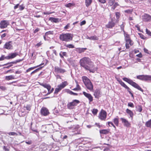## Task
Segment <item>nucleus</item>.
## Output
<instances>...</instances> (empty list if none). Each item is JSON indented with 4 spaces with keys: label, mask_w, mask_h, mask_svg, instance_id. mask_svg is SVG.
Returning <instances> with one entry per match:
<instances>
[{
    "label": "nucleus",
    "mask_w": 151,
    "mask_h": 151,
    "mask_svg": "<svg viewBox=\"0 0 151 151\" xmlns=\"http://www.w3.org/2000/svg\"><path fill=\"white\" fill-rule=\"evenodd\" d=\"M99 0V2H100L101 3H103V4L105 3L106 2V1L105 0Z\"/></svg>",
    "instance_id": "63"
},
{
    "label": "nucleus",
    "mask_w": 151,
    "mask_h": 151,
    "mask_svg": "<svg viewBox=\"0 0 151 151\" xmlns=\"http://www.w3.org/2000/svg\"><path fill=\"white\" fill-rule=\"evenodd\" d=\"M145 126L148 127H151V119L146 122Z\"/></svg>",
    "instance_id": "30"
},
{
    "label": "nucleus",
    "mask_w": 151,
    "mask_h": 151,
    "mask_svg": "<svg viewBox=\"0 0 151 151\" xmlns=\"http://www.w3.org/2000/svg\"><path fill=\"white\" fill-rule=\"evenodd\" d=\"M7 134L9 135H17V134L15 132H14L7 133Z\"/></svg>",
    "instance_id": "40"
},
{
    "label": "nucleus",
    "mask_w": 151,
    "mask_h": 151,
    "mask_svg": "<svg viewBox=\"0 0 151 151\" xmlns=\"http://www.w3.org/2000/svg\"><path fill=\"white\" fill-rule=\"evenodd\" d=\"M40 85L47 89L48 88H49V86H50V85L47 84L46 83H40Z\"/></svg>",
    "instance_id": "33"
},
{
    "label": "nucleus",
    "mask_w": 151,
    "mask_h": 151,
    "mask_svg": "<svg viewBox=\"0 0 151 151\" xmlns=\"http://www.w3.org/2000/svg\"><path fill=\"white\" fill-rule=\"evenodd\" d=\"M124 35L125 41L131 40L129 35L127 33L125 32H124Z\"/></svg>",
    "instance_id": "26"
},
{
    "label": "nucleus",
    "mask_w": 151,
    "mask_h": 151,
    "mask_svg": "<svg viewBox=\"0 0 151 151\" xmlns=\"http://www.w3.org/2000/svg\"><path fill=\"white\" fill-rule=\"evenodd\" d=\"M140 37L142 39H145V36L141 33H138Z\"/></svg>",
    "instance_id": "55"
},
{
    "label": "nucleus",
    "mask_w": 151,
    "mask_h": 151,
    "mask_svg": "<svg viewBox=\"0 0 151 151\" xmlns=\"http://www.w3.org/2000/svg\"><path fill=\"white\" fill-rule=\"evenodd\" d=\"M142 110V106H139L137 108V111L139 112H141Z\"/></svg>",
    "instance_id": "56"
},
{
    "label": "nucleus",
    "mask_w": 151,
    "mask_h": 151,
    "mask_svg": "<svg viewBox=\"0 0 151 151\" xmlns=\"http://www.w3.org/2000/svg\"><path fill=\"white\" fill-rule=\"evenodd\" d=\"M73 35L70 33H63L59 36L60 40L63 42H68L72 40Z\"/></svg>",
    "instance_id": "2"
},
{
    "label": "nucleus",
    "mask_w": 151,
    "mask_h": 151,
    "mask_svg": "<svg viewBox=\"0 0 151 151\" xmlns=\"http://www.w3.org/2000/svg\"><path fill=\"white\" fill-rule=\"evenodd\" d=\"M121 119L122 120V122L124 123V126H125L127 127H128L130 126V123L126 119L123 118H121Z\"/></svg>",
    "instance_id": "16"
},
{
    "label": "nucleus",
    "mask_w": 151,
    "mask_h": 151,
    "mask_svg": "<svg viewBox=\"0 0 151 151\" xmlns=\"http://www.w3.org/2000/svg\"><path fill=\"white\" fill-rule=\"evenodd\" d=\"M86 23V22L85 20H83L80 23V25L82 26V25L85 24Z\"/></svg>",
    "instance_id": "62"
},
{
    "label": "nucleus",
    "mask_w": 151,
    "mask_h": 151,
    "mask_svg": "<svg viewBox=\"0 0 151 151\" xmlns=\"http://www.w3.org/2000/svg\"><path fill=\"white\" fill-rule=\"evenodd\" d=\"M66 47L69 48H74V45H73L72 44H68V45H66Z\"/></svg>",
    "instance_id": "47"
},
{
    "label": "nucleus",
    "mask_w": 151,
    "mask_h": 151,
    "mask_svg": "<svg viewBox=\"0 0 151 151\" xmlns=\"http://www.w3.org/2000/svg\"><path fill=\"white\" fill-rule=\"evenodd\" d=\"M61 90V89L60 87H58V88H56L55 89L54 93H57Z\"/></svg>",
    "instance_id": "38"
},
{
    "label": "nucleus",
    "mask_w": 151,
    "mask_h": 151,
    "mask_svg": "<svg viewBox=\"0 0 151 151\" xmlns=\"http://www.w3.org/2000/svg\"><path fill=\"white\" fill-rule=\"evenodd\" d=\"M40 85L47 89L48 88H49V86H50V85L47 84L46 83H40Z\"/></svg>",
    "instance_id": "32"
},
{
    "label": "nucleus",
    "mask_w": 151,
    "mask_h": 151,
    "mask_svg": "<svg viewBox=\"0 0 151 151\" xmlns=\"http://www.w3.org/2000/svg\"><path fill=\"white\" fill-rule=\"evenodd\" d=\"M114 123H115L116 125L117 126L118 124V120L117 119L115 118L114 119Z\"/></svg>",
    "instance_id": "49"
},
{
    "label": "nucleus",
    "mask_w": 151,
    "mask_h": 151,
    "mask_svg": "<svg viewBox=\"0 0 151 151\" xmlns=\"http://www.w3.org/2000/svg\"><path fill=\"white\" fill-rule=\"evenodd\" d=\"M53 32L52 31H49L46 32L45 33V35H53Z\"/></svg>",
    "instance_id": "41"
},
{
    "label": "nucleus",
    "mask_w": 151,
    "mask_h": 151,
    "mask_svg": "<svg viewBox=\"0 0 151 151\" xmlns=\"http://www.w3.org/2000/svg\"><path fill=\"white\" fill-rule=\"evenodd\" d=\"M23 60V59L22 60H21V59H20V60H16V61H13V62H10V63H8L9 64V63H10V64H16L17 63H18V62H20L22 61Z\"/></svg>",
    "instance_id": "35"
},
{
    "label": "nucleus",
    "mask_w": 151,
    "mask_h": 151,
    "mask_svg": "<svg viewBox=\"0 0 151 151\" xmlns=\"http://www.w3.org/2000/svg\"><path fill=\"white\" fill-rule=\"evenodd\" d=\"M24 108L26 109L29 111L31 109V106L29 105H27L26 106H25L24 107Z\"/></svg>",
    "instance_id": "42"
},
{
    "label": "nucleus",
    "mask_w": 151,
    "mask_h": 151,
    "mask_svg": "<svg viewBox=\"0 0 151 151\" xmlns=\"http://www.w3.org/2000/svg\"><path fill=\"white\" fill-rule=\"evenodd\" d=\"M119 83L124 87L127 89V90H129V88L120 79L117 80Z\"/></svg>",
    "instance_id": "17"
},
{
    "label": "nucleus",
    "mask_w": 151,
    "mask_h": 151,
    "mask_svg": "<svg viewBox=\"0 0 151 151\" xmlns=\"http://www.w3.org/2000/svg\"><path fill=\"white\" fill-rule=\"evenodd\" d=\"M85 85L87 88L89 90H91L93 89V86L91 81Z\"/></svg>",
    "instance_id": "19"
},
{
    "label": "nucleus",
    "mask_w": 151,
    "mask_h": 151,
    "mask_svg": "<svg viewBox=\"0 0 151 151\" xmlns=\"http://www.w3.org/2000/svg\"><path fill=\"white\" fill-rule=\"evenodd\" d=\"M32 122H31V124L30 126V128L31 129L33 132H38L37 129H34L32 128Z\"/></svg>",
    "instance_id": "44"
},
{
    "label": "nucleus",
    "mask_w": 151,
    "mask_h": 151,
    "mask_svg": "<svg viewBox=\"0 0 151 151\" xmlns=\"http://www.w3.org/2000/svg\"><path fill=\"white\" fill-rule=\"evenodd\" d=\"M136 56L139 58H142V55L141 52H140L139 54L137 55H136Z\"/></svg>",
    "instance_id": "60"
},
{
    "label": "nucleus",
    "mask_w": 151,
    "mask_h": 151,
    "mask_svg": "<svg viewBox=\"0 0 151 151\" xmlns=\"http://www.w3.org/2000/svg\"><path fill=\"white\" fill-rule=\"evenodd\" d=\"M83 81L85 84L86 85L90 81V80L86 77L85 76H83L82 77Z\"/></svg>",
    "instance_id": "18"
},
{
    "label": "nucleus",
    "mask_w": 151,
    "mask_h": 151,
    "mask_svg": "<svg viewBox=\"0 0 151 151\" xmlns=\"http://www.w3.org/2000/svg\"><path fill=\"white\" fill-rule=\"evenodd\" d=\"M9 24V21L5 20L1 21L0 23V28L1 29L6 28Z\"/></svg>",
    "instance_id": "5"
},
{
    "label": "nucleus",
    "mask_w": 151,
    "mask_h": 151,
    "mask_svg": "<svg viewBox=\"0 0 151 151\" xmlns=\"http://www.w3.org/2000/svg\"><path fill=\"white\" fill-rule=\"evenodd\" d=\"M67 92L71 94V95H76L77 96L78 95V94L76 93H74L73 92H72V91L70 90H68Z\"/></svg>",
    "instance_id": "36"
},
{
    "label": "nucleus",
    "mask_w": 151,
    "mask_h": 151,
    "mask_svg": "<svg viewBox=\"0 0 151 151\" xmlns=\"http://www.w3.org/2000/svg\"><path fill=\"white\" fill-rule=\"evenodd\" d=\"M4 48L8 50L12 49L13 47L12 45V42L10 41L6 43L4 46Z\"/></svg>",
    "instance_id": "9"
},
{
    "label": "nucleus",
    "mask_w": 151,
    "mask_h": 151,
    "mask_svg": "<svg viewBox=\"0 0 151 151\" xmlns=\"http://www.w3.org/2000/svg\"><path fill=\"white\" fill-rule=\"evenodd\" d=\"M113 4V0H110L108 2V5L110 6H112Z\"/></svg>",
    "instance_id": "45"
},
{
    "label": "nucleus",
    "mask_w": 151,
    "mask_h": 151,
    "mask_svg": "<svg viewBox=\"0 0 151 151\" xmlns=\"http://www.w3.org/2000/svg\"><path fill=\"white\" fill-rule=\"evenodd\" d=\"M68 85V83L67 81H65L62 82V83L58 86V87H60L62 89L64 88L65 86Z\"/></svg>",
    "instance_id": "22"
},
{
    "label": "nucleus",
    "mask_w": 151,
    "mask_h": 151,
    "mask_svg": "<svg viewBox=\"0 0 151 151\" xmlns=\"http://www.w3.org/2000/svg\"><path fill=\"white\" fill-rule=\"evenodd\" d=\"M18 54L17 52L9 53L8 55L5 57V59L7 60H9L13 58H15Z\"/></svg>",
    "instance_id": "11"
},
{
    "label": "nucleus",
    "mask_w": 151,
    "mask_h": 151,
    "mask_svg": "<svg viewBox=\"0 0 151 151\" xmlns=\"http://www.w3.org/2000/svg\"><path fill=\"white\" fill-rule=\"evenodd\" d=\"M98 111V110H97V109H93V110L92 112L93 114L96 115L97 114Z\"/></svg>",
    "instance_id": "48"
},
{
    "label": "nucleus",
    "mask_w": 151,
    "mask_h": 151,
    "mask_svg": "<svg viewBox=\"0 0 151 151\" xmlns=\"http://www.w3.org/2000/svg\"><path fill=\"white\" fill-rule=\"evenodd\" d=\"M12 64L9 63L8 64V65H9L8 66H6V67H4L3 68H9V67L12 66L13 65Z\"/></svg>",
    "instance_id": "59"
},
{
    "label": "nucleus",
    "mask_w": 151,
    "mask_h": 151,
    "mask_svg": "<svg viewBox=\"0 0 151 151\" xmlns=\"http://www.w3.org/2000/svg\"><path fill=\"white\" fill-rule=\"evenodd\" d=\"M42 67H40L38 68L37 69H36L35 70H34V71H32L31 73V75H32V74H34L36 72H37L39 70H40L41 69V68H42Z\"/></svg>",
    "instance_id": "39"
},
{
    "label": "nucleus",
    "mask_w": 151,
    "mask_h": 151,
    "mask_svg": "<svg viewBox=\"0 0 151 151\" xmlns=\"http://www.w3.org/2000/svg\"><path fill=\"white\" fill-rule=\"evenodd\" d=\"M109 129H102L99 131L100 134H101H101H106L109 132Z\"/></svg>",
    "instance_id": "20"
},
{
    "label": "nucleus",
    "mask_w": 151,
    "mask_h": 151,
    "mask_svg": "<svg viewBox=\"0 0 151 151\" xmlns=\"http://www.w3.org/2000/svg\"><path fill=\"white\" fill-rule=\"evenodd\" d=\"M128 106H129L133 108L134 107V104L133 103L131 102H129L128 104Z\"/></svg>",
    "instance_id": "53"
},
{
    "label": "nucleus",
    "mask_w": 151,
    "mask_h": 151,
    "mask_svg": "<svg viewBox=\"0 0 151 151\" xmlns=\"http://www.w3.org/2000/svg\"><path fill=\"white\" fill-rule=\"evenodd\" d=\"M73 3H68V4H66L65 6L66 7H71L72 6H73Z\"/></svg>",
    "instance_id": "43"
},
{
    "label": "nucleus",
    "mask_w": 151,
    "mask_h": 151,
    "mask_svg": "<svg viewBox=\"0 0 151 151\" xmlns=\"http://www.w3.org/2000/svg\"><path fill=\"white\" fill-rule=\"evenodd\" d=\"M37 67V66L30 68H28V69H27L26 70V72H29V71H30V70L34 69L35 68H36Z\"/></svg>",
    "instance_id": "46"
},
{
    "label": "nucleus",
    "mask_w": 151,
    "mask_h": 151,
    "mask_svg": "<svg viewBox=\"0 0 151 151\" xmlns=\"http://www.w3.org/2000/svg\"><path fill=\"white\" fill-rule=\"evenodd\" d=\"M54 88H52L51 89V90H50V92H48L47 94H46V95H47L49 94H50V93H51L53 91H54Z\"/></svg>",
    "instance_id": "58"
},
{
    "label": "nucleus",
    "mask_w": 151,
    "mask_h": 151,
    "mask_svg": "<svg viewBox=\"0 0 151 151\" xmlns=\"http://www.w3.org/2000/svg\"><path fill=\"white\" fill-rule=\"evenodd\" d=\"M90 40H98V38L96 36H93L90 37Z\"/></svg>",
    "instance_id": "37"
},
{
    "label": "nucleus",
    "mask_w": 151,
    "mask_h": 151,
    "mask_svg": "<svg viewBox=\"0 0 151 151\" xmlns=\"http://www.w3.org/2000/svg\"><path fill=\"white\" fill-rule=\"evenodd\" d=\"M3 149L5 151H9V149L7 147L5 146H4L3 147Z\"/></svg>",
    "instance_id": "64"
},
{
    "label": "nucleus",
    "mask_w": 151,
    "mask_h": 151,
    "mask_svg": "<svg viewBox=\"0 0 151 151\" xmlns=\"http://www.w3.org/2000/svg\"><path fill=\"white\" fill-rule=\"evenodd\" d=\"M80 101L77 100L75 99L72 102L68 103L67 107L69 108H70L71 107L73 106H76L77 104H79Z\"/></svg>",
    "instance_id": "6"
},
{
    "label": "nucleus",
    "mask_w": 151,
    "mask_h": 151,
    "mask_svg": "<svg viewBox=\"0 0 151 151\" xmlns=\"http://www.w3.org/2000/svg\"><path fill=\"white\" fill-rule=\"evenodd\" d=\"M120 27L121 28V29L122 31H123L124 32H125L124 30V25L123 24V22L122 23V24L120 26Z\"/></svg>",
    "instance_id": "50"
},
{
    "label": "nucleus",
    "mask_w": 151,
    "mask_h": 151,
    "mask_svg": "<svg viewBox=\"0 0 151 151\" xmlns=\"http://www.w3.org/2000/svg\"><path fill=\"white\" fill-rule=\"evenodd\" d=\"M92 0H85V4L86 6L88 7L91 4Z\"/></svg>",
    "instance_id": "28"
},
{
    "label": "nucleus",
    "mask_w": 151,
    "mask_h": 151,
    "mask_svg": "<svg viewBox=\"0 0 151 151\" xmlns=\"http://www.w3.org/2000/svg\"><path fill=\"white\" fill-rule=\"evenodd\" d=\"M113 26V22L112 19H111V21L109 22L108 24L106 25V27L108 28H112Z\"/></svg>",
    "instance_id": "21"
},
{
    "label": "nucleus",
    "mask_w": 151,
    "mask_h": 151,
    "mask_svg": "<svg viewBox=\"0 0 151 151\" xmlns=\"http://www.w3.org/2000/svg\"><path fill=\"white\" fill-rule=\"evenodd\" d=\"M115 16L116 19V22H118L119 21L118 19L120 18V14L119 12H115Z\"/></svg>",
    "instance_id": "31"
},
{
    "label": "nucleus",
    "mask_w": 151,
    "mask_h": 151,
    "mask_svg": "<svg viewBox=\"0 0 151 151\" xmlns=\"http://www.w3.org/2000/svg\"><path fill=\"white\" fill-rule=\"evenodd\" d=\"M49 20L52 22L57 23L59 22V19L57 18H55L52 17H50L49 18Z\"/></svg>",
    "instance_id": "23"
},
{
    "label": "nucleus",
    "mask_w": 151,
    "mask_h": 151,
    "mask_svg": "<svg viewBox=\"0 0 151 151\" xmlns=\"http://www.w3.org/2000/svg\"><path fill=\"white\" fill-rule=\"evenodd\" d=\"M5 79L7 81L14 79V76L12 75L7 76L5 77Z\"/></svg>",
    "instance_id": "29"
},
{
    "label": "nucleus",
    "mask_w": 151,
    "mask_h": 151,
    "mask_svg": "<svg viewBox=\"0 0 151 151\" xmlns=\"http://www.w3.org/2000/svg\"><path fill=\"white\" fill-rule=\"evenodd\" d=\"M101 93L99 89H96L95 91L94 95L96 98L98 99L101 96Z\"/></svg>",
    "instance_id": "14"
},
{
    "label": "nucleus",
    "mask_w": 151,
    "mask_h": 151,
    "mask_svg": "<svg viewBox=\"0 0 151 151\" xmlns=\"http://www.w3.org/2000/svg\"><path fill=\"white\" fill-rule=\"evenodd\" d=\"M54 70L55 72L56 73H63L66 72L65 70L61 68L58 66L55 67Z\"/></svg>",
    "instance_id": "8"
},
{
    "label": "nucleus",
    "mask_w": 151,
    "mask_h": 151,
    "mask_svg": "<svg viewBox=\"0 0 151 151\" xmlns=\"http://www.w3.org/2000/svg\"><path fill=\"white\" fill-rule=\"evenodd\" d=\"M137 79L143 81H151V76L148 75H140L137 76Z\"/></svg>",
    "instance_id": "4"
},
{
    "label": "nucleus",
    "mask_w": 151,
    "mask_h": 151,
    "mask_svg": "<svg viewBox=\"0 0 151 151\" xmlns=\"http://www.w3.org/2000/svg\"><path fill=\"white\" fill-rule=\"evenodd\" d=\"M146 32L147 34L151 36V32L147 28L146 29Z\"/></svg>",
    "instance_id": "51"
},
{
    "label": "nucleus",
    "mask_w": 151,
    "mask_h": 151,
    "mask_svg": "<svg viewBox=\"0 0 151 151\" xmlns=\"http://www.w3.org/2000/svg\"><path fill=\"white\" fill-rule=\"evenodd\" d=\"M142 17L144 22H149L151 20V16L147 14H144L142 16Z\"/></svg>",
    "instance_id": "7"
},
{
    "label": "nucleus",
    "mask_w": 151,
    "mask_h": 151,
    "mask_svg": "<svg viewBox=\"0 0 151 151\" xmlns=\"http://www.w3.org/2000/svg\"><path fill=\"white\" fill-rule=\"evenodd\" d=\"M60 56L62 58H64L63 56L67 57V53L65 52H60L59 53Z\"/></svg>",
    "instance_id": "27"
},
{
    "label": "nucleus",
    "mask_w": 151,
    "mask_h": 151,
    "mask_svg": "<svg viewBox=\"0 0 151 151\" xmlns=\"http://www.w3.org/2000/svg\"><path fill=\"white\" fill-rule=\"evenodd\" d=\"M5 59V56L4 55H2L1 57L0 58V61H2Z\"/></svg>",
    "instance_id": "57"
},
{
    "label": "nucleus",
    "mask_w": 151,
    "mask_h": 151,
    "mask_svg": "<svg viewBox=\"0 0 151 151\" xmlns=\"http://www.w3.org/2000/svg\"><path fill=\"white\" fill-rule=\"evenodd\" d=\"M19 10L21 11L23 10L24 8V6L23 4L19 5Z\"/></svg>",
    "instance_id": "52"
},
{
    "label": "nucleus",
    "mask_w": 151,
    "mask_h": 151,
    "mask_svg": "<svg viewBox=\"0 0 151 151\" xmlns=\"http://www.w3.org/2000/svg\"><path fill=\"white\" fill-rule=\"evenodd\" d=\"M83 94L88 99L89 103L93 101V97L90 94L87 93L85 92H83Z\"/></svg>",
    "instance_id": "13"
},
{
    "label": "nucleus",
    "mask_w": 151,
    "mask_h": 151,
    "mask_svg": "<svg viewBox=\"0 0 151 151\" xmlns=\"http://www.w3.org/2000/svg\"><path fill=\"white\" fill-rule=\"evenodd\" d=\"M106 113L104 111H101L100 114L99 118L102 120H105L106 118Z\"/></svg>",
    "instance_id": "12"
},
{
    "label": "nucleus",
    "mask_w": 151,
    "mask_h": 151,
    "mask_svg": "<svg viewBox=\"0 0 151 151\" xmlns=\"http://www.w3.org/2000/svg\"><path fill=\"white\" fill-rule=\"evenodd\" d=\"M0 89L3 91H5L6 90V88L5 86H0Z\"/></svg>",
    "instance_id": "54"
},
{
    "label": "nucleus",
    "mask_w": 151,
    "mask_h": 151,
    "mask_svg": "<svg viewBox=\"0 0 151 151\" xmlns=\"http://www.w3.org/2000/svg\"><path fill=\"white\" fill-rule=\"evenodd\" d=\"M70 24L69 23H68L65 26V27L64 28L65 29H68L70 27Z\"/></svg>",
    "instance_id": "61"
},
{
    "label": "nucleus",
    "mask_w": 151,
    "mask_h": 151,
    "mask_svg": "<svg viewBox=\"0 0 151 151\" xmlns=\"http://www.w3.org/2000/svg\"><path fill=\"white\" fill-rule=\"evenodd\" d=\"M126 112L129 114L130 117L132 118L133 116V112L130 110L128 109H127L126 110Z\"/></svg>",
    "instance_id": "25"
},
{
    "label": "nucleus",
    "mask_w": 151,
    "mask_h": 151,
    "mask_svg": "<svg viewBox=\"0 0 151 151\" xmlns=\"http://www.w3.org/2000/svg\"><path fill=\"white\" fill-rule=\"evenodd\" d=\"M87 49L86 48H79L78 49V52L79 53H81L84 52Z\"/></svg>",
    "instance_id": "34"
},
{
    "label": "nucleus",
    "mask_w": 151,
    "mask_h": 151,
    "mask_svg": "<svg viewBox=\"0 0 151 151\" xmlns=\"http://www.w3.org/2000/svg\"><path fill=\"white\" fill-rule=\"evenodd\" d=\"M40 112L41 114L44 116H46L49 114V112L47 109L44 107L42 108Z\"/></svg>",
    "instance_id": "10"
},
{
    "label": "nucleus",
    "mask_w": 151,
    "mask_h": 151,
    "mask_svg": "<svg viewBox=\"0 0 151 151\" xmlns=\"http://www.w3.org/2000/svg\"><path fill=\"white\" fill-rule=\"evenodd\" d=\"M123 79L124 81L127 82L130 85H132L134 88L138 89L139 90L143 92V90L139 86L137 83L133 81L132 80L127 78H124Z\"/></svg>",
    "instance_id": "3"
},
{
    "label": "nucleus",
    "mask_w": 151,
    "mask_h": 151,
    "mask_svg": "<svg viewBox=\"0 0 151 151\" xmlns=\"http://www.w3.org/2000/svg\"><path fill=\"white\" fill-rule=\"evenodd\" d=\"M80 66L85 70H88L90 73H94L97 70L93 62L88 57H84L79 62Z\"/></svg>",
    "instance_id": "1"
},
{
    "label": "nucleus",
    "mask_w": 151,
    "mask_h": 151,
    "mask_svg": "<svg viewBox=\"0 0 151 151\" xmlns=\"http://www.w3.org/2000/svg\"><path fill=\"white\" fill-rule=\"evenodd\" d=\"M80 128V126L78 125H71L70 127H69L70 129H73L75 130H77Z\"/></svg>",
    "instance_id": "24"
},
{
    "label": "nucleus",
    "mask_w": 151,
    "mask_h": 151,
    "mask_svg": "<svg viewBox=\"0 0 151 151\" xmlns=\"http://www.w3.org/2000/svg\"><path fill=\"white\" fill-rule=\"evenodd\" d=\"M126 41L125 46L127 49H129V45L131 46L133 44V42L132 40H129Z\"/></svg>",
    "instance_id": "15"
}]
</instances>
